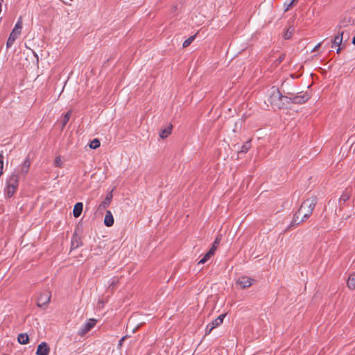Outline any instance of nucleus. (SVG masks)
<instances>
[{
  "instance_id": "obj_1",
  "label": "nucleus",
  "mask_w": 355,
  "mask_h": 355,
  "mask_svg": "<svg viewBox=\"0 0 355 355\" xmlns=\"http://www.w3.org/2000/svg\"><path fill=\"white\" fill-rule=\"evenodd\" d=\"M316 205V199L311 198L304 200L298 211L294 215L292 225L300 224V223L306 220L311 215Z\"/></svg>"
},
{
  "instance_id": "obj_2",
  "label": "nucleus",
  "mask_w": 355,
  "mask_h": 355,
  "mask_svg": "<svg viewBox=\"0 0 355 355\" xmlns=\"http://www.w3.org/2000/svg\"><path fill=\"white\" fill-rule=\"evenodd\" d=\"M268 101L272 107L280 109L290 102V98L283 96L277 87H272L268 90Z\"/></svg>"
},
{
  "instance_id": "obj_3",
  "label": "nucleus",
  "mask_w": 355,
  "mask_h": 355,
  "mask_svg": "<svg viewBox=\"0 0 355 355\" xmlns=\"http://www.w3.org/2000/svg\"><path fill=\"white\" fill-rule=\"evenodd\" d=\"M18 175L11 173L6 179V186L4 187V195L6 198H11L16 192L19 185Z\"/></svg>"
},
{
  "instance_id": "obj_4",
  "label": "nucleus",
  "mask_w": 355,
  "mask_h": 355,
  "mask_svg": "<svg viewBox=\"0 0 355 355\" xmlns=\"http://www.w3.org/2000/svg\"><path fill=\"white\" fill-rule=\"evenodd\" d=\"M21 29H22V20H21V18L20 17L18 19L17 22L16 23L14 28L12 29V31L11 33L10 34V36L8 39V41L6 43V46L8 48L10 47L13 44V43L15 42L16 39L20 35Z\"/></svg>"
},
{
  "instance_id": "obj_5",
  "label": "nucleus",
  "mask_w": 355,
  "mask_h": 355,
  "mask_svg": "<svg viewBox=\"0 0 355 355\" xmlns=\"http://www.w3.org/2000/svg\"><path fill=\"white\" fill-rule=\"evenodd\" d=\"M31 162L26 158L21 164H19L12 173H17L18 178L24 177L28 173L30 168Z\"/></svg>"
},
{
  "instance_id": "obj_6",
  "label": "nucleus",
  "mask_w": 355,
  "mask_h": 355,
  "mask_svg": "<svg viewBox=\"0 0 355 355\" xmlns=\"http://www.w3.org/2000/svg\"><path fill=\"white\" fill-rule=\"evenodd\" d=\"M254 279L251 277H249L247 276H242V277H239L237 279V280L236 282V284L237 286H239V288L244 289V288H248L250 286H252V284L254 283Z\"/></svg>"
},
{
  "instance_id": "obj_7",
  "label": "nucleus",
  "mask_w": 355,
  "mask_h": 355,
  "mask_svg": "<svg viewBox=\"0 0 355 355\" xmlns=\"http://www.w3.org/2000/svg\"><path fill=\"white\" fill-rule=\"evenodd\" d=\"M352 18L350 16L344 15L339 20L336 28L338 32L343 31L342 29L347 28L352 25Z\"/></svg>"
},
{
  "instance_id": "obj_8",
  "label": "nucleus",
  "mask_w": 355,
  "mask_h": 355,
  "mask_svg": "<svg viewBox=\"0 0 355 355\" xmlns=\"http://www.w3.org/2000/svg\"><path fill=\"white\" fill-rule=\"evenodd\" d=\"M51 293L49 291H44L40 293L37 298V306L39 307H44L48 304L51 300Z\"/></svg>"
},
{
  "instance_id": "obj_9",
  "label": "nucleus",
  "mask_w": 355,
  "mask_h": 355,
  "mask_svg": "<svg viewBox=\"0 0 355 355\" xmlns=\"http://www.w3.org/2000/svg\"><path fill=\"white\" fill-rule=\"evenodd\" d=\"M225 316V313L221 314L217 318L213 320L210 324H209L207 327V329L209 330V331H211L214 328L221 324Z\"/></svg>"
},
{
  "instance_id": "obj_10",
  "label": "nucleus",
  "mask_w": 355,
  "mask_h": 355,
  "mask_svg": "<svg viewBox=\"0 0 355 355\" xmlns=\"http://www.w3.org/2000/svg\"><path fill=\"white\" fill-rule=\"evenodd\" d=\"M50 353V347L46 342H42L38 345L36 350L37 355H49Z\"/></svg>"
},
{
  "instance_id": "obj_11",
  "label": "nucleus",
  "mask_w": 355,
  "mask_h": 355,
  "mask_svg": "<svg viewBox=\"0 0 355 355\" xmlns=\"http://www.w3.org/2000/svg\"><path fill=\"white\" fill-rule=\"evenodd\" d=\"M309 98V94H307L306 93H304V94L301 93V94H298L295 95L292 98H290V101H291L294 103L301 104V103H304L306 101H307Z\"/></svg>"
},
{
  "instance_id": "obj_12",
  "label": "nucleus",
  "mask_w": 355,
  "mask_h": 355,
  "mask_svg": "<svg viewBox=\"0 0 355 355\" xmlns=\"http://www.w3.org/2000/svg\"><path fill=\"white\" fill-rule=\"evenodd\" d=\"M112 191L108 193L105 198V200L100 204L99 209H104L107 208L110 205L112 199Z\"/></svg>"
},
{
  "instance_id": "obj_13",
  "label": "nucleus",
  "mask_w": 355,
  "mask_h": 355,
  "mask_svg": "<svg viewBox=\"0 0 355 355\" xmlns=\"http://www.w3.org/2000/svg\"><path fill=\"white\" fill-rule=\"evenodd\" d=\"M114 217L112 212L107 210L104 218V224L107 227H111L114 224Z\"/></svg>"
},
{
  "instance_id": "obj_14",
  "label": "nucleus",
  "mask_w": 355,
  "mask_h": 355,
  "mask_svg": "<svg viewBox=\"0 0 355 355\" xmlns=\"http://www.w3.org/2000/svg\"><path fill=\"white\" fill-rule=\"evenodd\" d=\"M97 320L95 319H89L83 327V332H87L90 330L96 325Z\"/></svg>"
},
{
  "instance_id": "obj_15",
  "label": "nucleus",
  "mask_w": 355,
  "mask_h": 355,
  "mask_svg": "<svg viewBox=\"0 0 355 355\" xmlns=\"http://www.w3.org/2000/svg\"><path fill=\"white\" fill-rule=\"evenodd\" d=\"M83 209V204L82 202H77L73 207V216L78 218L80 216Z\"/></svg>"
},
{
  "instance_id": "obj_16",
  "label": "nucleus",
  "mask_w": 355,
  "mask_h": 355,
  "mask_svg": "<svg viewBox=\"0 0 355 355\" xmlns=\"http://www.w3.org/2000/svg\"><path fill=\"white\" fill-rule=\"evenodd\" d=\"M344 31H340L338 33V35H336L334 37V42H333V46H340L343 42V37Z\"/></svg>"
},
{
  "instance_id": "obj_17",
  "label": "nucleus",
  "mask_w": 355,
  "mask_h": 355,
  "mask_svg": "<svg viewBox=\"0 0 355 355\" xmlns=\"http://www.w3.org/2000/svg\"><path fill=\"white\" fill-rule=\"evenodd\" d=\"M347 287L351 289H355V274H351L347 280Z\"/></svg>"
},
{
  "instance_id": "obj_18",
  "label": "nucleus",
  "mask_w": 355,
  "mask_h": 355,
  "mask_svg": "<svg viewBox=\"0 0 355 355\" xmlns=\"http://www.w3.org/2000/svg\"><path fill=\"white\" fill-rule=\"evenodd\" d=\"M172 130V125H170L163 130H162L159 132V137L162 139H165L168 137V135L171 134Z\"/></svg>"
},
{
  "instance_id": "obj_19",
  "label": "nucleus",
  "mask_w": 355,
  "mask_h": 355,
  "mask_svg": "<svg viewBox=\"0 0 355 355\" xmlns=\"http://www.w3.org/2000/svg\"><path fill=\"white\" fill-rule=\"evenodd\" d=\"M17 340L20 344H26L29 341L28 334H18Z\"/></svg>"
},
{
  "instance_id": "obj_20",
  "label": "nucleus",
  "mask_w": 355,
  "mask_h": 355,
  "mask_svg": "<svg viewBox=\"0 0 355 355\" xmlns=\"http://www.w3.org/2000/svg\"><path fill=\"white\" fill-rule=\"evenodd\" d=\"M71 115V111L67 112V113L64 116L62 121V128H63L67 123H68L70 117Z\"/></svg>"
},
{
  "instance_id": "obj_21",
  "label": "nucleus",
  "mask_w": 355,
  "mask_h": 355,
  "mask_svg": "<svg viewBox=\"0 0 355 355\" xmlns=\"http://www.w3.org/2000/svg\"><path fill=\"white\" fill-rule=\"evenodd\" d=\"M89 146L92 149H96L100 146V141L98 139H94L90 141Z\"/></svg>"
},
{
  "instance_id": "obj_22",
  "label": "nucleus",
  "mask_w": 355,
  "mask_h": 355,
  "mask_svg": "<svg viewBox=\"0 0 355 355\" xmlns=\"http://www.w3.org/2000/svg\"><path fill=\"white\" fill-rule=\"evenodd\" d=\"M220 240H221V239H220V236H219L216 238L212 247L209 250V251L212 252L213 254L214 253L215 250H216L218 245L220 243Z\"/></svg>"
},
{
  "instance_id": "obj_23",
  "label": "nucleus",
  "mask_w": 355,
  "mask_h": 355,
  "mask_svg": "<svg viewBox=\"0 0 355 355\" xmlns=\"http://www.w3.org/2000/svg\"><path fill=\"white\" fill-rule=\"evenodd\" d=\"M196 36V35H193L190 36L188 39H187L183 42V44H182L183 47L185 48V47L189 46L190 45V44L195 40Z\"/></svg>"
},
{
  "instance_id": "obj_24",
  "label": "nucleus",
  "mask_w": 355,
  "mask_h": 355,
  "mask_svg": "<svg viewBox=\"0 0 355 355\" xmlns=\"http://www.w3.org/2000/svg\"><path fill=\"white\" fill-rule=\"evenodd\" d=\"M214 254L212 252L209 251L202 259H201L198 261V264H204L210 258V257Z\"/></svg>"
},
{
  "instance_id": "obj_25",
  "label": "nucleus",
  "mask_w": 355,
  "mask_h": 355,
  "mask_svg": "<svg viewBox=\"0 0 355 355\" xmlns=\"http://www.w3.org/2000/svg\"><path fill=\"white\" fill-rule=\"evenodd\" d=\"M293 32H294V28H293V27L288 28V30L286 31V32L284 34V38L285 40H288V39L291 38Z\"/></svg>"
},
{
  "instance_id": "obj_26",
  "label": "nucleus",
  "mask_w": 355,
  "mask_h": 355,
  "mask_svg": "<svg viewBox=\"0 0 355 355\" xmlns=\"http://www.w3.org/2000/svg\"><path fill=\"white\" fill-rule=\"evenodd\" d=\"M54 165L57 167H61L62 165V160L60 156H58L55 157L54 161Z\"/></svg>"
},
{
  "instance_id": "obj_27",
  "label": "nucleus",
  "mask_w": 355,
  "mask_h": 355,
  "mask_svg": "<svg viewBox=\"0 0 355 355\" xmlns=\"http://www.w3.org/2000/svg\"><path fill=\"white\" fill-rule=\"evenodd\" d=\"M294 3L293 1L288 0L284 3V7H285V11H288L289 9H291L293 6Z\"/></svg>"
},
{
  "instance_id": "obj_28",
  "label": "nucleus",
  "mask_w": 355,
  "mask_h": 355,
  "mask_svg": "<svg viewBox=\"0 0 355 355\" xmlns=\"http://www.w3.org/2000/svg\"><path fill=\"white\" fill-rule=\"evenodd\" d=\"M250 147L249 142H246L241 148V153H246Z\"/></svg>"
},
{
  "instance_id": "obj_29",
  "label": "nucleus",
  "mask_w": 355,
  "mask_h": 355,
  "mask_svg": "<svg viewBox=\"0 0 355 355\" xmlns=\"http://www.w3.org/2000/svg\"><path fill=\"white\" fill-rule=\"evenodd\" d=\"M3 155L0 153V176L3 173Z\"/></svg>"
},
{
  "instance_id": "obj_30",
  "label": "nucleus",
  "mask_w": 355,
  "mask_h": 355,
  "mask_svg": "<svg viewBox=\"0 0 355 355\" xmlns=\"http://www.w3.org/2000/svg\"><path fill=\"white\" fill-rule=\"evenodd\" d=\"M130 337V335L128 334H125L123 337H122L119 341V343H118V347H121L123 345V342L127 338H129Z\"/></svg>"
},
{
  "instance_id": "obj_31",
  "label": "nucleus",
  "mask_w": 355,
  "mask_h": 355,
  "mask_svg": "<svg viewBox=\"0 0 355 355\" xmlns=\"http://www.w3.org/2000/svg\"><path fill=\"white\" fill-rule=\"evenodd\" d=\"M349 196L347 194H343L340 197V200H343V202H345L347 200H348Z\"/></svg>"
},
{
  "instance_id": "obj_32",
  "label": "nucleus",
  "mask_w": 355,
  "mask_h": 355,
  "mask_svg": "<svg viewBox=\"0 0 355 355\" xmlns=\"http://www.w3.org/2000/svg\"><path fill=\"white\" fill-rule=\"evenodd\" d=\"M321 46V42L318 43L315 47L312 49L311 52L317 51Z\"/></svg>"
},
{
  "instance_id": "obj_33",
  "label": "nucleus",
  "mask_w": 355,
  "mask_h": 355,
  "mask_svg": "<svg viewBox=\"0 0 355 355\" xmlns=\"http://www.w3.org/2000/svg\"><path fill=\"white\" fill-rule=\"evenodd\" d=\"M340 51H341V48L340 46H338V48L336 50V53H339L340 52Z\"/></svg>"
},
{
  "instance_id": "obj_34",
  "label": "nucleus",
  "mask_w": 355,
  "mask_h": 355,
  "mask_svg": "<svg viewBox=\"0 0 355 355\" xmlns=\"http://www.w3.org/2000/svg\"><path fill=\"white\" fill-rule=\"evenodd\" d=\"M282 59H283V58L281 57V58H279V62H281V61L282 60Z\"/></svg>"
}]
</instances>
